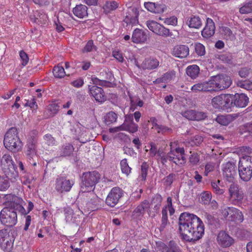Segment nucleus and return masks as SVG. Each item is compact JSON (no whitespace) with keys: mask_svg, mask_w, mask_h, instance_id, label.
<instances>
[{"mask_svg":"<svg viewBox=\"0 0 252 252\" xmlns=\"http://www.w3.org/2000/svg\"><path fill=\"white\" fill-rule=\"evenodd\" d=\"M74 14L80 18H83L88 15L87 7L83 4L77 5L73 9Z\"/></svg>","mask_w":252,"mask_h":252,"instance_id":"nucleus-28","label":"nucleus"},{"mask_svg":"<svg viewBox=\"0 0 252 252\" xmlns=\"http://www.w3.org/2000/svg\"><path fill=\"white\" fill-rule=\"evenodd\" d=\"M156 33V34L162 36L163 37H167L172 35V33L168 29L165 28L160 24L159 27Z\"/></svg>","mask_w":252,"mask_h":252,"instance_id":"nucleus-39","label":"nucleus"},{"mask_svg":"<svg viewBox=\"0 0 252 252\" xmlns=\"http://www.w3.org/2000/svg\"><path fill=\"white\" fill-rule=\"evenodd\" d=\"M208 88L207 87V83L205 82H199L194 84L192 86L191 90L194 92H208Z\"/></svg>","mask_w":252,"mask_h":252,"instance_id":"nucleus-34","label":"nucleus"},{"mask_svg":"<svg viewBox=\"0 0 252 252\" xmlns=\"http://www.w3.org/2000/svg\"><path fill=\"white\" fill-rule=\"evenodd\" d=\"M215 29L214 22L211 19L208 18L205 27L202 31V35L205 38H208L214 34Z\"/></svg>","mask_w":252,"mask_h":252,"instance_id":"nucleus-15","label":"nucleus"},{"mask_svg":"<svg viewBox=\"0 0 252 252\" xmlns=\"http://www.w3.org/2000/svg\"><path fill=\"white\" fill-rule=\"evenodd\" d=\"M241 133L244 134L245 136L249 135L252 137V122L245 124L243 127L240 128Z\"/></svg>","mask_w":252,"mask_h":252,"instance_id":"nucleus-41","label":"nucleus"},{"mask_svg":"<svg viewBox=\"0 0 252 252\" xmlns=\"http://www.w3.org/2000/svg\"><path fill=\"white\" fill-rule=\"evenodd\" d=\"M146 25L148 29L156 34L160 24L153 20H149L146 22Z\"/></svg>","mask_w":252,"mask_h":252,"instance_id":"nucleus-42","label":"nucleus"},{"mask_svg":"<svg viewBox=\"0 0 252 252\" xmlns=\"http://www.w3.org/2000/svg\"><path fill=\"white\" fill-rule=\"evenodd\" d=\"M0 220L2 224L8 227H12L17 222V212L11 207L4 208L0 212Z\"/></svg>","mask_w":252,"mask_h":252,"instance_id":"nucleus-5","label":"nucleus"},{"mask_svg":"<svg viewBox=\"0 0 252 252\" xmlns=\"http://www.w3.org/2000/svg\"><path fill=\"white\" fill-rule=\"evenodd\" d=\"M186 24L190 28L198 29L201 27L202 22L199 16L192 15L188 19Z\"/></svg>","mask_w":252,"mask_h":252,"instance_id":"nucleus-24","label":"nucleus"},{"mask_svg":"<svg viewBox=\"0 0 252 252\" xmlns=\"http://www.w3.org/2000/svg\"><path fill=\"white\" fill-rule=\"evenodd\" d=\"M139 12L135 7H129L126 13L125 21L126 23L135 24L138 21Z\"/></svg>","mask_w":252,"mask_h":252,"instance_id":"nucleus-21","label":"nucleus"},{"mask_svg":"<svg viewBox=\"0 0 252 252\" xmlns=\"http://www.w3.org/2000/svg\"><path fill=\"white\" fill-rule=\"evenodd\" d=\"M218 83L219 91H221L229 88L232 84L230 77L225 74H219L216 75Z\"/></svg>","mask_w":252,"mask_h":252,"instance_id":"nucleus-16","label":"nucleus"},{"mask_svg":"<svg viewBox=\"0 0 252 252\" xmlns=\"http://www.w3.org/2000/svg\"><path fill=\"white\" fill-rule=\"evenodd\" d=\"M161 247L166 252H183L180 247L173 241H170L168 245L163 244Z\"/></svg>","mask_w":252,"mask_h":252,"instance_id":"nucleus-29","label":"nucleus"},{"mask_svg":"<svg viewBox=\"0 0 252 252\" xmlns=\"http://www.w3.org/2000/svg\"><path fill=\"white\" fill-rule=\"evenodd\" d=\"M239 12L241 14H248L252 12V1L244 5L239 9Z\"/></svg>","mask_w":252,"mask_h":252,"instance_id":"nucleus-50","label":"nucleus"},{"mask_svg":"<svg viewBox=\"0 0 252 252\" xmlns=\"http://www.w3.org/2000/svg\"><path fill=\"white\" fill-rule=\"evenodd\" d=\"M232 103L237 107H245L249 103V97L244 94H235L232 95Z\"/></svg>","mask_w":252,"mask_h":252,"instance_id":"nucleus-13","label":"nucleus"},{"mask_svg":"<svg viewBox=\"0 0 252 252\" xmlns=\"http://www.w3.org/2000/svg\"><path fill=\"white\" fill-rule=\"evenodd\" d=\"M194 121H202L208 117L207 113L195 110Z\"/></svg>","mask_w":252,"mask_h":252,"instance_id":"nucleus-58","label":"nucleus"},{"mask_svg":"<svg viewBox=\"0 0 252 252\" xmlns=\"http://www.w3.org/2000/svg\"><path fill=\"white\" fill-rule=\"evenodd\" d=\"M14 239L11 238L0 242L1 249L5 252H10L13 247Z\"/></svg>","mask_w":252,"mask_h":252,"instance_id":"nucleus-33","label":"nucleus"},{"mask_svg":"<svg viewBox=\"0 0 252 252\" xmlns=\"http://www.w3.org/2000/svg\"><path fill=\"white\" fill-rule=\"evenodd\" d=\"M223 176L229 182H233L237 174V166L235 162L228 161L224 164L222 168Z\"/></svg>","mask_w":252,"mask_h":252,"instance_id":"nucleus-9","label":"nucleus"},{"mask_svg":"<svg viewBox=\"0 0 252 252\" xmlns=\"http://www.w3.org/2000/svg\"><path fill=\"white\" fill-rule=\"evenodd\" d=\"M147 39V35L143 30L136 29L133 32L131 40L133 42L140 43L145 42Z\"/></svg>","mask_w":252,"mask_h":252,"instance_id":"nucleus-18","label":"nucleus"},{"mask_svg":"<svg viewBox=\"0 0 252 252\" xmlns=\"http://www.w3.org/2000/svg\"><path fill=\"white\" fill-rule=\"evenodd\" d=\"M208 92L219 91L217 77L216 76H212L208 81H206Z\"/></svg>","mask_w":252,"mask_h":252,"instance_id":"nucleus-31","label":"nucleus"},{"mask_svg":"<svg viewBox=\"0 0 252 252\" xmlns=\"http://www.w3.org/2000/svg\"><path fill=\"white\" fill-rule=\"evenodd\" d=\"M150 208V203L147 200L142 201L137 207L132 212V216L136 217L143 216L146 209Z\"/></svg>","mask_w":252,"mask_h":252,"instance_id":"nucleus-23","label":"nucleus"},{"mask_svg":"<svg viewBox=\"0 0 252 252\" xmlns=\"http://www.w3.org/2000/svg\"><path fill=\"white\" fill-rule=\"evenodd\" d=\"M229 220L232 221L241 222L244 220V216L242 213L238 209L232 207Z\"/></svg>","mask_w":252,"mask_h":252,"instance_id":"nucleus-27","label":"nucleus"},{"mask_svg":"<svg viewBox=\"0 0 252 252\" xmlns=\"http://www.w3.org/2000/svg\"><path fill=\"white\" fill-rule=\"evenodd\" d=\"M195 53L199 56H204L205 54L204 46L200 43H196L194 45Z\"/></svg>","mask_w":252,"mask_h":252,"instance_id":"nucleus-55","label":"nucleus"},{"mask_svg":"<svg viewBox=\"0 0 252 252\" xmlns=\"http://www.w3.org/2000/svg\"><path fill=\"white\" fill-rule=\"evenodd\" d=\"M148 168L149 165L146 162H144L142 164L141 166L140 175L141 180L145 181L146 180Z\"/></svg>","mask_w":252,"mask_h":252,"instance_id":"nucleus-52","label":"nucleus"},{"mask_svg":"<svg viewBox=\"0 0 252 252\" xmlns=\"http://www.w3.org/2000/svg\"><path fill=\"white\" fill-rule=\"evenodd\" d=\"M118 6V4L115 1H107L103 7L105 13H109L111 11L115 10Z\"/></svg>","mask_w":252,"mask_h":252,"instance_id":"nucleus-38","label":"nucleus"},{"mask_svg":"<svg viewBox=\"0 0 252 252\" xmlns=\"http://www.w3.org/2000/svg\"><path fill=\"white\" fill-rule=\"evenodd\" d=\"M220 183V180H218L217 182H212L211 186L213 188L214 192L217 195H222L224 192V189L220 188L219 184Z\"/></svg>","mask_w":252,"mask_h":252,"instance_id":"nucleus-46","label":"nucleus"},{"mask_svg":"<svg viewBox=\"0 0 252 252\" xmlns=\"http://www.w3.org/2000/svg\"><path fill=\"white\" fill-rule=\"evenodd\" d=\"M0 165L2 170L9 168L10 166H15L11 156L9 154H4L0 159Z\"/></svg>","mask_w":252,"mask_h":252,"instance_id":"nucleus-26","label":"nucleus"},{"mask_svg":"<svg viewBox=\"0 0 252 252\" xmlns=\"http://www.w3.org/2000/svg\"><path fill=\"white\" fill-rule=\"evenodd\" d=\"M237 85L247 90H252V82L249 80H238L237 82Z\"/></svg>","mask_w":252,"mask_h":252,"instance_id":"nucleus-40","label":"nucleus"},{"mask_svg":"<svg viewBox=\"0 0 252 252\" xmlns=\"http://www.w3.org/2000/svg\"><path fill=\"white\" fill-rule=\"evenodd\" d=\"M18 134L17 129L14 127L10 128L5 133L3 144L8 150L16 152L21 149L23 144Z\"/></svg>","mask_w":252,"mask_h":252,"instance_id":"nucleus-2","label":"nucleus"},{"mask_svg":"<svg viewBox=\"0 0 252 252\" xmlns=\"http://www.w3.org/2000/svg\"><path fill=\"white\" fill-rule=\"evenodd\" d=\"M238 171L241 180L248 182L252 177V157L242 156L240 158Z\"/></svg>","mask_w":252,"mask_h":252,"instance_id":"nucleus-4","label":"nucleus"},{"mask_svg":"<svg viewBox=\"0 0 252 252\" xmlns=\"http://www.w3.org/2000/svg\"><path fill=\"white\" fill-rule=\"evenodd\" d=\"M228 192L232 203L240 205L244 199V193L242 189L236 183H231L228 188Z\"/></svg>","mask_w":252,"mask_h":252,"instance_id":"nucleus-6","label":"nucleus"},{"mask_svg":"<svg viewBox=\"0 0 252 252\" xmlns=\"http://www.w3.org/2000/svg\"><path fill=\"white\" fill-rule=\"evenodd\" d=\"M117 119V115L113 111L109 112L106 114L105 121L107 125L115 122Z\"/></svg>","mask_w":252,"mask_h":252,"instance_id":"nucleus-49","label":"nucleus"},{"mask_svg":"<svg viewBox=\"0 0 252 252\" xmlns=\"http://www.w3.org/2000/svg\"><path fill=\"white\" fill-rule=\"evenodd\" d=\"M124 130L128 131L130 133H134L138 130V126L134 123L128 124L127 125L123 124Z\"/></svg>","mask_w":252,"mask_h":252,"instance_id":"nucleus-45","label":"nucleus"},{"mask_svg":"<svg viewBox=\"0 0 252 252\" xmlns=\"http://www.w3.org/2000/svg\"><path fill=\"white\" fill-rule=\"evenodd\" d=\"M53 73L56 78H61L64 76L65 72L64 68L62 66H56L53 69Z\"/></svg>","mask_w":252,"mask_h":252,"instance_id":"nucleus-37","label":"nucleus"},{"mask_svg":"<svg viewBox=\"0 0 252 252\" xmlns=\"http://www.w3.org/2000/svg\"><path fill=\"white\" fill-rule=\"evenodd\" d=\"M64 212L65 215V220L67 222H70L72 221L73 210L69 207H67L64 208Z\"/></svg>","mask_w":252,"mask_h":252,"instance_id":"nucleus-51","label":"nucleus"},{"mask_svg":"<svg viewBox=\"0 0 252 252\" xmlns=\"http://www.w3.org/2000/svg\"><path fill=\"white\" fill-rule=\"evenodd\" d=\"M199 218L193 214L187 212L182 213L179 218V230L182 239L184 240L187 234L190 235V230L195 228L197 220Z\"/></svg>","mask_w":252,"mask_h":252,"instance_id":"nucleus-1","label":"nucleus"},{"mask_svg":"<svg viewBox=\"0 0 252 252\" xmlns=\"http://www.w3.org/2000/svg\"><path fill=\"white\" fill-rule=\"evenodd\" d=\"M31 20L38 25H44L48 22L47 15L41 10L35 11L31 16Z\"/></svg>","mask_w":252,"mask_h":252,"instance_id":"nucleus-17","label":"nucleus"},{"mask_svg":"<svg viewBox=\"0 0 252 252\" xmlns=\"http://www.w3.org/2000/svg\"><path fill=\"white\" fill-rule=\"evenodd\" d=\"M122 197V190L119 188H113L106 199V203L107 205L113 207L119 202Z\"/></svg>","mask_w":252,"mask_h":252,"instance_id":"nucleus-10","label":"nucleus"},{"mask_svg":"<svg viewBox=\"0 0 252 252\" xmlns=\"http://www.w3.org/2000/svg\"><path fill=\"white\" fill-rule=\"evenodd\" d=\"M10 181L4 176H0V191H4L10 187Z\"/></svg>","mask_w":252,"mask_h":252,"instance_id":"nucleus-35","label":"nucleus"},{"mask_svg":"<svg viewBox=\"0 0 252 252\" xmlns=\"http://www.w3.org/2000/svg\"><path fill=\"white\" fill-rule=\"evenodd\" d=\"M165 10H166V6L165 5L156 3L153 13L158 14L161 13L163 12Z\"/></svg>","mask_w":252,"mask_h":252,"instance_id":"nucleus-63","label":"nucleus"},{"mask_svg":"<svg viewBox=\"0 0 252 252\" xmlns=\"http://www.w3.org/2000/svg\"><path fill=\"white\" fill-rule=\"evenodd\" d=\"M74 148L71 144L65 143L60 148V154L62 157H68L72 154Z\"/></svg>","mask_w":252,"mask_h":252,"instance_id":"nucleus-30","label":"nucleus"},{"mask_svg":"<svg viewBox=\"0 0 252 252\" xmlns=\"http://www.w3.org/2000/svg\"><path fill=\"white\" fill-rule=\"evenodd\" d=\"M212 198L211 193L208 191H203L200 195V202L202 204L207 205L210 203Z\"/></svg>","mask_w":252,"mask_h":252,"instance_id":"nucleus-36","label":"nucleus"},{"mask_svg":"<svg viewBox=\"0 0 252 252\" xmlns=\"http://www.w3.org/2000/svg\"><path fill=\"white\" fill-rule=\"evenodd\" d=\"M190 235L187 234L185 237L184 240L189 242H194L200 239L204 234V225L200 218L197 220L195 228L190 230Z\"/></svg>","mask_w":252,"mask_h":252,"instance_id":"nucleus-7","label":"nucleus"},{"mask_svg":"<svg viewBox=\"0 0 252 252\" xmlns=\"http://www.w3.org/2000/svg\"><path fill=\"white\" fill-rule=\"evenodd\" d=\"M232 95H229L223 96V105L227 108H229L233 105V103H232Z\"/></svg>","mask_w":252,"mask_h":252,"instance_id":"nucleus-57","label":"nucleus"},{"mask_svg":"<svg viewBox=\"0 0 252 252\" xmlns=\"http://www.w3.org/2000/svg\"><path fill=\"white\" fill-rule=\"evenodd\" d=\"M176 177V175L175 174H170L168 176L163 179L164 184L166 186H170L175 180Z\"/></svg>","mask_w":252,"mask_h":252,"instance_id":"nucleus-60","label":"nucleus"},{"mask_svg":"<svg viewBox=\"0 0 252 252\" xmlns=\"http://www.w3.org/2000/svg\"><path fill=\"white\" fill-rule=\"evenodd\" d=\"M216 120L218 123L223 126H227L231 123L227 115L218 116Z\"/></svg>","mask_w":252,"mask_h":252,"instance_id":"nucleus-56","label":"nucleus"},{"mask_svg":"<svg viewBox=\"0 0 252 252\" xmlns=\"http://www.w3.org/2000/svg\"><path fill=\"white\" fill-rule=\"evenodd\" d=\"M97 47L94 44L92 40H89L82 49L83 53H88L97 50Z\"/></svg>","mask_w":252,"mask_h":252,"instance_id":"nucleus-43","label":"nucleus"},{"mask_svg":"<svg viewBox=\"0 0 252 252\" xmlns=\"http://www.w3.org/2000/svg\"><path fill=\"white\" fill-rule=\"evenodd\" d=\"M172 54L178 58H186L189 55V48L184 45H177L174 47Z\"/></svg>","mask_w":252,"mask_h":252,"instance_id":"nucleus-19","label":"nucleus"},{"mask_svg":"<svg viewBox=\"0 0 252 252\" xmlns=\"http://www.w3.org/2000/svg\"><path fill=\"white\" fill-rule=\"evenodd\" d=\"M120 165L122 172L128 175L131 171V168L128 166L126 159L125 158L122 160Z\"/></svg>","mask_w":252,"mask_h":252,"instance_id":"nucleus-47","label":"nucleus"},{"mask_svg":"<svg viewBox=\"0 0 252 252\" xmlns=\"http://www.w3.org/2000/svg\"><path fill=\"white\" fill-rule=\"evenodd\" d=\"M90 93L99 102H102L105 100V96L103 89L96 85H89Z\"/></svg>","mask_w":252,"mask_h":252,"instance_id":"nucleus-12","label":"nucleus"},{"mask_svg":"<svg viewBox=\"0 0 252 252\" xmlns=\"http://www.w3.org/2000/svg\"><path fill=\"white\" fill-rule=\"evenodd\" d=\"M165 82L170 81L175 77V72L174 70L168 71L162 75Z\"/></svg>","mask_w":252,"mask_h":252,"instance_id":"nucleus-62","label":"nucleus"},{"mask_svg":"<svg viewBox=\"0 0 252 252\" xmlns=\"http://www.w3.org/2000/svg\"><path fill=\"white\" fill-rule=\"evenodd\" d=\"M153 126L157 129L158 133L164 134L165 133H171L172 132L171 128L164 126L158 125L157 123H153Z\"/></svg>","mask_w":252,"mask_h":252,"instance_id":"nucleus-44","label":"nucleus"},{"mask_svg":"<svg viewBox=\"0 0 252 252\" xmlns=\"http://www.w3.org/2000/svg\"><path fill=\"white\" fill-rule=\"evenodd\" d=\"M217 240L219 244L224 248L230 247L234 242L233 239L223 231L219 232Z\"/></svg>","mask_w":252,"mask_h":252,"instance_id":"nucleus-14","label":"nucleus"},{"mask_svg":"<svg viewBox=\"0 0 252 252\" xmlns=\"http://www.w3.org/2000/svg\"><path fill=\"white\" fill-rule=\"evenodd\" d=\"M44 140L49 146L54 145L56 143L55 139L50 134H46L44 136Z\"/></svg>","mask_w":252,"mask_h":252,"instance_id":"nucleus-64","label":"nucleus"},{"mask_svg":"<svg viewBox=\"0 0 252 252\" xmlns=\"http://www.w3.org/2000/svg\"><path fill=\"white\" fill-rule=\"evenodd\" d=\"M59 106L56 103L51 104L49 105L47 110L48 112L49 117H53L56 114L59 110Z\"/></svg>","mask_w":252,"mask_h":252,"instance_id":"nucleus-48","label":"nucleus"},{"mask_svg":"<svg viewBox=\"0 0 252 252\" xmlns=\"http://www.w3.org/2000/svg\"><path fill=\"white\" fill-rule=\"evenodd\" d=\"M200 71L199 67L197 65L189 66L186 70L187 75L191 79H195L198 75Z\"/></svg>","mask_w":252,"mask_h":252,"instance_id":"nucleus-32","label":"nucleus"},{"mask_svg":"<svg viewBox=\"0 0 252 252\" xmlns=\"http://www.w3.org/2000/svg\"><path fill=\"white\" fill-rule=\"evenodd\" d=\"M16 165H15L3 170L4 173V176L12 183L15 182L19 178L18 172L16 170Z\"/></svg>","mask_w":252,"mask_h":252,"instance_id":"nucleus-20","label":"nucleus"},{"mask_svg":"<svg viewBox=\"0 0 252 252\" xmlns=\"http://www.w3.org/2000/svg\"><path fill=\"white\" fill-rule=\"evenodd\" d=\"M223 34L225 38L227 39L232 40L234 38V35L231 30L228 27H223L222 28Z\"/></svg>","mask_w":252,"mask_h":252,"instance_id":"nucleus-61","label":"nucleus"},{"mask_svg":"<svg viewBox=\"0 0 252 252\" xmlns=\"http://www.w3.org/2000/svg\"><path fill=\"white\" fill-rule=\"evenodd\" d=\"M74 183L69 180H66L63 178H59L57 179L56 181V189L61 193L63 191H69Z\"/></svg>","mask_w":252,"mask_h":252,"instance_id":"nucleus-11","label":"nucleus"},{"mask_svg":"<svg viewBox=\"0 0 252 252\" xmlns=\"http://www.w3.org/2000/svg\"><path fill=\"white\" fill-rule=\"evenodd\" d=\"M162 198L159 194H156L152 199L150 206L153 209L154 212L158 214L161 205Z\"/></svg>","mask_w":252,"mask_h":252,"instance_id":"nucleus-25","label":"nucleus"},{"mask_svg":"<svg viewBox=\"0 0 252 252\" xmlns=\"http://www.w3.org/2000/svg\"><path fill=\"white\" fill-rule=\"evenodd\" d=\"M159 64L158 59L154 58H150L145 59L141 63V68L143 69L152 70L157 68Z\"/></svg>","mask_w":252,"mask_h":252,"instance_id":"nucleus-22","label":"nucleus"},{"mask_svg":"<svg viewBox=\"0 0 252 252\" xmlns=\"http://www.w3.org/2000/svg\"><path fill=\"white\" fill-rule=\"evenodd\" d=\"M182 116L189 120L194 121L195 110H189L182 113Z\"/></svg>","mask_w":252,"mask_h":252,"instance_id":"nucleus-59","label":"nucleus"},{"mask_svg":"<svg viewBox=\"0 0 252 252\" xmlns=\"http://www.w3.org/2000/svg\"><path fill=\"white\" fill-rule=\"evenodd\" d=\"M251 73H252V69L247 67L241 68L238 71L239 75L244 78L248 77Z\"/></svg>","mask_w":252,"mask_h":252,"instance_id":"nucleus-54","label":"nucleus"},{"mask_svg":"<svg viewBox=\"0 0 252 252\" xmlns=\"http://www.w3.org/2000/svg\"><path fill=\"white\" fill-rule=\"evenodd\" d=\"M37 132L36 130L32 131L30 137L28 139L27 144V156L28 158L31 160L37 158L36 156V143L37 139L36 137Z\"/></svg>","mask_w":252,"mask_h":252,"instance_id":"nucleus-8","label":"nucleus"},{"mask_svg":"<svg viewBox=\"0 0 252 252\" xmlns=\"http://www.w3.org/2000/svg\"><path fill=\"white\" fill-rule=\"evenodd\" d=\"M20 202H18V203H12L10 207L11 208H14L15 211L16 212V211H18L22 214L26 215L28 214V211H26L22 205L20 204Z\"/></svg>","mask_w":252,"mask_h":252,"instance_id":"nucleus-53","label":"nucleus"},{"mask_svg":"<svg viewBox=\"0 0 252 252\" xmlns=\"http://www.w3.org/2000/svg\"><path fill=\"white\" fill-rule=\"evenodd\" d=\"M100 179V175L97 171L84 173L82 175L81 191L82 192H90L91 195L94 196V193L90 192Z\"/></svg>","mask_w":252,"mask_h":252,"instance_id":"nucleus-3","label":"nucleus"}]
</instances>
